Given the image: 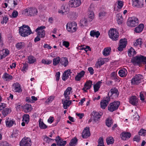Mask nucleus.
Wrapping results in <instances>:
<instances>
[{
    "label": "nucleus",
    "instance_id": "nucleus-53",
    "mask_svg": "<svg viewBox=\"0 0 146 146\" xmlns=\"http://www.w3.org/2000/svg\"><path fill=\"white\" fill-rule=\"evenodd\" d=\"M139 134L140 135L145 136L146 135V130L141 129L139 132Z\"/></svg>",
    "mask_w": 146,
    "mask_h": 146
},
{
    "label": "nucleus",
    "instance_id": "nucleus-22",
    "mask_svg": "<svg viewBox=\"0 0 146 146\" xmlns=\"http://www.w3.org/2000/svg\"><path fill=\"white\" fill-rule=\"evenodd\" d=\"M23 110L25 113L29 112L32 109L31 105L28 104H26L23 106Z\"/></svg>",
    "mask_w": 146,
    "mask_h": 146
},
{
    "label": "nucleus",
    "instance_id": "nucleus-38",
    "mask_svg": "<svg viewBox=\"0 0 146 146\" xmlns=\"http://www.w3.org/2000/svg\"><path fill=\"white\" fill-rule=\"evenodd\" d=\"M60 63L63 65L64 67H66L68 65V60L66 58H63L61 59V61H60Z\"/></svg>",
    "mask_w": 146,
    "mask_h": 146
},
{
    "label": "nucleus",
    "instance_id": "nucleus-50",
    "mask_svg": "<svg viewBox=\"0 0 146 146\" xmlns=\"http://www.w3.org/2000/svg\"><path fill=\"white\" fill-rule=\"evenodd\" d=\"M39 126L41 129H45L47 127V126L43 122L40 121H39Z\"/></svg>",
    "mask_w": 146,
    "mask_h": 146
},
{
    "label": "nucleus",
    "instance_id": "nucleus-1",
    "mask_svg": "<svg viewBox=\"0 0 146 146\" xmlns=\"http://www.w3.org/2000/svg\"><path fill=\"white\" fill-rule=\"evenodd\" d=\"M19 33L21 36L25 37L30 35L32 32L29 26L26 25H23L19 28Z\"/></svg>",
    "mask_w": 146,
    "mask_h": 146
},
{
    "label": "nucleus",
    "instance_id": "nucleus-42",
    "mask_svg": "<svg viewBox=\"0 0 146 146\" xmlns=\"http://www.w3.org/2000/svg\"><path fill=\"white\" fill-rule=\"evenodd\" d=\"M3 78L6 79V81L11 80L13 78V77L6 73H5L3 75Z\"/></svg>",
    "mask_w": 146,
    "mask_h": 146
},
{
    "label": "nucleus",
    "instance_id": "nucleus-15",
    "mask_svg": "<svg viewBox=\"0 0 146 146\" xmlns=\"http://www.w3.org/2000/svg\"><path fill=\"white\" fill-rule=\"evenodd\" d=\"M90 133L89 127H86L83 130L82 133V137L84 139H86L90 136Z\"/></svg>",
    "mask_w": 146,
    "mask_h": 146
},
{
    "label": "nucleus",
    "instance_id": "nucleus-16",
    "mask_svg": "<svg viewBox=\"0 0 146 146\" xmlns=\"http://www.w3.org/2000/svg\"><path fill=\"white\" fill-rule=\"evenodd\" d=\"M111 96L114 95L115 98H117L119 95V92L117 89L116 88H111L110 91L108 94V96H109V95Z\"/></svg>",
    "mask_w": 146,
    "mask_h": 146
},
{
    "label": "nucleus",
    "instance_id": "nucleus-39",
    "mask_svg": "<svg viewBox=\"0 0 146 146\" xmlns=\"http://www.w3.org/2000/svg\"><path fill=\"white\" fill-rule=\"evenodd\" d=\"M60 62V58L59 56L54 58L53 60V64L54 66H56Z\"/></svg>",
    "mask_w": 146,
    "mask_h": 146
},
{
    "label": "nucleus",
    "instance_id": "nucleus-25",
    "mask_svg": "<svg viewBox=\"0 0 146 146\" xmlns=\"http://www.w3.org/2000/svg\"><path fill=\"white\" fill-rule=\"evenodd\" d=\"M127 70L124 68H123L120 70L118 72L119 75L121 77H125L127 74Z\"/></svg>",
    "mask_w": 146,
    "mask_h": 146
},
{
    "label": "nucleus",
    "instance_id": "nucleus-10",
    "mask_svg": "<svg viewBox=\"0 0 146 146\" xmlns=\"http://www.w3.org/2000/svg\"><path fill=\"white\" fill-rule=\"evenodd\" d=\"M110 100V96L104 98L100 102L101 108L102 109H105L108 104Z\"/></svg>",
    "mask_w": 146,
    "mask_h": 146
},
{
    "label": "nucleus",
    "instance_id": "nucleus-12",
    "mask_svg": "<svg viewBox=\"0 0 146 146\" xmlns=\"http://www.w3.org/2000/svg\"><path fill=\"white\" fill-rule=\"evenodd\" d=\"M81 4L80 0H71L69 3V6L71 7H76Z\"/></svg>",
    "mask_w": 146,
    "mask_h": 146
},
{
    "label": "nucleus",
    "instance_id": "nucleus-63",
    "mask_svg": "<svg viewBox=\"0 0 146 146\" xmlns=\"http://www.w3.org/2000/svg\"><path fill=\"white\" fill-rule=\"evenodd\" d=\"M88 70L89 72L90 73L91 75H92L94 73V70L92 67H90L88 68Z\"/></svg>",
    "mask_w": 146,
    "mask_h": 146
},
{
    "label": "nucleus",
    "instance_id": "nucleus-21",
    "mask_svg": "<svg viewBox=\"0 0 146 146\" xmlns=\"http://www.w3.org/2000/svg\"><path fill=\"white\" fill-rule=\"evenodd\" d=\"M72 72L70 69H68L65 71L63 74L62 79L64 81H66L67 79Z\"/></svg>",
    "mask_w": 146,
    "mask_h": 146
},
{
    "label": "nucleus",
    "instance_id": "nucleus-26",
    "mask_svg": "<svg viewBox=\"0 0 146 146\" xmlns=\"http://www.w3.org/2000/svg\"><path fill=\"white\" fill-rule=\"evenodd\" d=\"M9 54V51L8 50L3 49L2 51L0 52V59H1L5 58Z\"/></svg>",
    "mask_w": 146,
    "mask_h": 146
},
{
    "label": "nucleus",
    "instance_id": "nucleus-62",
    "mask_svg": "<svg viewBox=\"0 0 146 146\" xmlns=\"http://www.w3.org/2000/svg\"><path fill=\"white\" fill-rule=\"evenodd\" d=\"M63 45L66 48H68L69 46V43L68 41H63L62 43Z\"/></svg>",
    "mask_w": 146,
    "mask_h": 146
},
{
    "label": "nucleus",
    "instance_id": "nucleus-5",
    "mask_svg": "<svg viewBox=\"0 0 146 146\" xmlns=\"http://www.w3.org/2000/svg\"><path fill=\"white\" fill-rule=\"evenodd\" d=\"M120 103L119 101H114L110 104L108 106V110L112 112L117 110L120 105Z\"/></svg>",
    "mask_w": 146,
    "mask_h": 146
},
{
    "label": "nucleus",
    "instance_id": "nucleus-27",
    "mask_svg": "<svg viewBox=\"0 0 146 146\" xmlns=\"http://www.w3.org/2000/svg\"><path fill=\"white\" fill-rule=\"evenodd\" d=\"M55 141L58 146H64L66 143V141H63L61 139H59V140L56 139Z\"/></svg>",
    "mask_w": 146,
    "mask_h": 146
},
{
    "label": "nucleus",
    "instance_id": "nucleus-46",
    "mask_svg": "<svg viewBox=\"0 0 146 146\" xmlns=\"http://www.w3.org/2000/svg\"><path fill=\"white\" fill-rule=\"evenodd\" d=\"M61 10L60 13H64L65 12H67L68 10L67 6H66V5L62 6L61 7Z\"/></svg>",
    "mask_w": 146,
    "mask_h": 146
},
{
    "label": "nucleus",
    "instance_id": "nucleus-59",
    "mask_svg": "<svg viewBox=\"0 0 146 146\" xmlns=\"http://www.w3.org/2000/svg\"><path fill=\"white\" fill-rule=\"evenodd\" d=\"M140 137L138 135H136L133 139V140L137 142H139L140 141Z\"/></svg>",
    "mask_w": 146,
    "mask_h": 146
},
{
    "label": "nucleus",
    "instance_id": "nucleus-41",
    "mask_svg": "<svg viewBox=\"0 0 146 146\" xmlns=\"http://www.w3.org/2000/svg\"><path fill=\"white\" fill-rule=\"evenodd\" d=\"M29 116L28 114H25L23 117V121H25V123H28L29 121Z\"/></svg>",
    "mask_w": 146,
    "mask_h": 146
},
{
    "label": "nucleus",
    "instance_id": "nucleus-35",
    "mask_svg": "<svg viewBox=\"0 0 146 146\" xmlns=\"http://www.w3.org/2000/svg\"><path fill=\"white\" fill-rule=\"evenodd\" d=\"M102 82L100 81H99L94 85V88L95 92H96L98 90Z\"/></svg>",
    "mask_w": 146,
    "mask_h": 146
},
{
    "label": "nucleus",
    "instance_id": "nucleus-56",
    "mask_svg": "<svg viewBox=\"0 0 146 146\" xmlns=\"http://www.w3.org/2000/svg\"><path fill=\"white\" fill-rule=\"evenodd\" d=\"M9 20V18L7 17H3V20L1 22V23L2 24H3L4 23L6 24Z\"/></svg>",
    "mask_w": 146,
    "mask_h": 146
},
{
    "label": "nucleus",
    "instance_id": "nucleus-33",
    "mask_svg": "<svg viewBox=\"0 0 146 146\" xmlns=\"http://www.w3.org/2000/svg\"><path fill=\"white\" fill-rule=\"evenodd\" d=\"M11 109L9 108H7L4 109L2 112L3 115L5 117L10 113L11 112Z\"/></svg>",
    "mask_w": 146,
    "mask_h": 146
},
{
    "label": "nucleus",
    "instance_id": "nucleus-24",
    "mask_svg": "<svg viewBox=\"0 0 146 146\" xmlns=\"http://www.w3.org/2000/svg\"><path fill=\"white\" fill-rule=\"evenodd\" d=\"M88 20L89 22L92 21L94 17V14L91 8H89L88 11Z\"/></svg>",
    "mask_w": 146,
    "mask_h": 146
},
{
    "label": "nucleus",
    "instance_id": "nucleus-7",
    "mask_svg": "<svg viewBox=\"0 0 146 146\" xmlns=\"http://www.w3.org/2000/svg\"><path fill=\"white\" fill-rule=\"evenodd\" d=\"M143 78V76L140 74L136 75L132 78L131 80L132 84H138Z\"/></svg>",
    "mask_w": 146,
    "mask_h": 146
},
{
    "label": "nucleus",
    "instance_id": "nucleus-20",
    "mask_svg": "<svg viewBox=\"0 0 146 146\" xmlns=\"http://www.w3.org/2000/svg\"><path fill=\"white\" fill-rule=\"evenodd\" d=\"M131 134L128 132H123L120 135L121 139L123 140H125L129 139L131 137Z\"/></svg>",
    "mask_w": 146,
    "mask_h": 146
},
{
    "label": "nucleus",
    "instance_id": "nucleus-3",
    "mask_svg": "<svg viewBox=\"0 0 146 146\" xmlns=\"http://www.w3.org/2000/svg\"><path fill=\"white\" fill-rule=\"evenodd\" d=\"M66 27L68 31L73 33L76 32L77 30V24L75 22H69L67 23Z\"/></svg>",
    "mask_w": 146,
    "mask_h": 146
},
{
    "label": "nucleus",
    "instance_id": "nucleus-47",
    "mask_svg": "<svg viewBox=\"0 0 146 146\" xmlns=\"http://www.w3.org/2000/svg\"><path fill=\"white\" fill-rule=\"evenodd\" d=\"M112 123L113 122L112 119H110L109 118L107 119L106 121V124L108 127H110Z\"/></svg>",
    "mask_w": 146,
    "mask_h": 146
},
{
    "label": "nucleus",
    "instance_id": "nucleus-6",
    "mask_svg": "<svg viewBox=\"0 0 146 146\" xmlns=\"http://www.w3.org/2000/svg\"><path fill=\"white\" fill-rule=\"evenodd\" d=\"M38 13L36 9L34 8H29L26 9L25 10V13L27 15L35 16L37 15Z\"/></svg>",
    "mask_w": 146,
    "mask_h": 146
},
{
    "label": "nucleus",
    "instance_id": "nucleus-8",
    "mask_svg": "<svg viewBox=\"0 0 146 146\" xmlns=\"http://www.w3.org/2000/svg\"><path fill=\"white\" fill-rule=\"evenodd\" d=\"M45 28L44 26H41L37 28L35 30V31L37 32V35L39 36L40 38H42L45 36V34L43 29Z\"/></svg>",
    "mask_w": 146,
    "mask_h": 146
},
{
    "label": "nucleus",
    "instance_id": "nucleus-14",
    "mask_svg": "<svg viewBox=\"0 0 146 146\" xmlns=\"http://www.w3.org/2000/svg\"><path fill=\"white\" fill-rule=\"evenodd\" d=\"M103 113L102 112L99 113L96 111H93L92 113V115L94 117L93 120L95 122H96L98 121L102 115Z\"/></svg>",
    "mask_w": 146,
    "mask_h": 146
},
{
    "label": "nucleus",
    "instance_id": "nucleus-11",
    "mask_svg": "<svg viewBox=\"0 0 146 146\" xmlns=\"http://www.w3.org/2000/svg\"><path fill=\"white\" fill-rule=\"evenodd\" d=\"M127 44V39L125 38L121 39L119 41V43L117 49L118 51H121L125 48Z\"/></svg>",
    "mask_w": 146,
    "mask_h": 146
},
{
    "label": "nucleus",
    "instance_id": "nucleus-45",
    "mask_svg": "<svg viewBox=\"0 0 146 146\" xmlns=\"http://www.w3.org/2000/svg\"><path fill=\"white\" fill-rule=\"evenodd\" d=\"M87 23L86 19L85 18H82L80 21V25L81 26L86 25Z\"/></svg>",
    "mask_w": 146,
    "mask_h": 146
},
{
    "label": "nucleus",
    "instance_id": "nucleus-32",
    "mask_svg": "<svg viewBox=\"0 0 146 146\" xmlns=\"http://www.w3.org/2000/svg\"><path fill=\"white\" fill-rule=\"evenodd\" d=\"M100 35V33L98 31H95L94 30L91 31L90 32V35L91 36L94 37L95 36L98 38Z\"/></svg>",
    "mask_w": 146,
    "mask_h": 146
},
{
    "label": "nucleus",
    "instance_id": "nucleus-48",
    "mask_svg": "<svg viewBox=\"0 0 146 146\" xmlns=\"http://www.w3.org/2000/svg\"><path fill=\"white\" fill-rule=\"evenodd\" d=\"M104 62L102 60H99L96 63L95 66L97 68H98L99 67H100L101 66L104 64Z\"/></svg>",
    "mask_w": 146,
    "mask_h": 146
},
{
    "label": "nucleus",
    "instance_id": "nucleus-23",
    "mask_svg": "<svg viewBox=\"0 0 146 146\" xmlns=\"http://www.w3.org/2000/svg\"><path fill=\"white\" fill-rule=\"evenodd\" d=\"M5 122L6 126L7 127H10L14 124H15V121L13 120H11L9 117L6 118Z\"/></svg>",
    "mask_w": 146,
    "mask_h": 146
},
{
    "label": "nucleus",
    "instance_id": "nucleus-34",
    "mask_svg": "<svg viewBox=\"0 0 146 146\" xmlns=\"http://www.w3.org/2000/svg\"><path fill=\"white\" fill-rule=\"evenodd\" d=\"M92 82L90 80L87 81L85 84L84 87L86 90L90 89L92 87Z\"/></svg>",
    "mask_w": 146,
    "mask_h": 146
},
{
    "label": "nucleus",
    "instance_id": "nucleus-49",
    "mask_svg": "<svg viewBox=\"0 0 146 146\" xmlns=\"http://www.w3.org/2000/svg\"><path fill=\"white\" fill-rule=\"evenodd\" d=\"M41 62L44 64L48 65L52 62V61L47 59H43L42 60Z\"/></svg>",
    "mask_w": 146,
    "mask_h": 146
},
{
    "label": "nucleus",
    "instance_id": "nucleus-58",
    "mask_svg": "<svg viewBox=\"0 0 146 146\" xmlns=\"http://www.w3.org/2000/svg\"><path fill=\"white\" fill-rule=\"evenodd\" d=\"M98 145L104 144V139L102 137H100L98 139Z\"/></svg>",
    "mask_w": 146,
    "mask_h": 146
},
{
    "label": "nucleus",
    "instance_id": "nucleus-36",
    "mask_svg": "<svg viewBox=\"0 0 146 146\" xmlns=\"http://www.w3.org/2000/svg\"><path fill=\"white\" fill-rule=\"evenodd\" d=\"M128 56L130 57L133 56L136 54V52L132 47L128 50Z\"/></svg>",
    "mask_w": 146,
    "mask_h": 146
},
{
    "label": "nucleus",
    "instance_id": "nucleus-18",
    "mask_svg": "<svg viewBox=\"0 0 146 146\" xmlns=\"http://www.w3.org/2000/svg\"><path fill=\"white\" fill-rule=\"evenodd\" d=\"M138 101V99L135 96H132L129 98V103L135 106L137 105Z\"/></svg>",
    "mask_w": 146,
    "mask_h": 146
},
{
    "label": "nucleus",
    "instance_id": "nucleus-28",
    "mask_svg": "<svg viewBox=\"0 0 146 146\" xmlns=\"http://www.w3.org/2000/svg\"><path fill=\"white\" fill-rule=\"evenodd\" d=\"M144 27V25L142 24H141L135 28L134 31L136 33H140L143 31Z\"/></svg>",
    "mask_w": 146,
    "mask_h": 146
},
{
    "label": "nucleus",
    "instance_id": "nucleus-2",
    "mask_svg": "<svg viewBox=\"0 0 146 146\" xmlns=\"http://www.w3.org/2000/svg\"><path fill=\"white\" fill-rule=\"evenodd\" d=\"M108 35L110 38L112 40L116 41L118 39L119 33L115 29L111 28L108 31Z\"/></svg>",
    "mask_w": 146,
    "mask_h": 146
},
{
    "label": "nucleus",
    "instance_id": "nucleus-43",
    "mask_svg": "<svg viewBox=\"0 0 146 146\" xmlns=\"http://www.w3.org/2000/svg\"><path fill=\"white\" fill-rule=\"evenodd\" d=\"M78 140L76 138H74L70 141L69 145L70 146H75L77 143Z\"/></svg>",
    "mask_w": 146,
    "mask_h": 146
},
{
    "label": "nucleus",
    "instance_id": "nucleus-4",
    "mask_svg": "<svg viewBox=\"0 0 146 146\" xmlns=\"http://www.w3.org/2000/svg\"><path fill=\"white\" fill-rule=\"evenodd\" d=\"M127 23L129 27H134L138 24L139 20L137 18L133 17L128 19Z\"/></svg>",
    "mask_w": 146,
    "mask_h": 146
},
{
    "label": "nucleus",
    "instance_id": "nucleus-64",
    "mask_svg": "<svg viewBox=\"0 0 146 146\" xmlns=\"http://www.w3.org/2000/svg\"><path fill=\"white\" fill-rule=\"evenodd\" d=\"M85 73V72L84 71H82L80 72L79 73L77 74L81 78L83 76Z\"/></svg>",
    "mask_w": 146,
    "mask_h": 146
},
{
    "label": "nucleus",
    "instance_id": "nucleus-9",
    "mask_svg": "<svg viewBox=\"0 0 146 146\" xmlns=\"http://www.w3.org/2000/svg\"><path fill=\"white\" fill-rule=\"evenodd\" d=\"M31 139L29 137H24L20 142V146H31Z\"/></svg>",
    "mask_w": 146,
    "mask_h": 146
},
{
    "label": "nucleus",
    "instance_id": "nucleus-54",
    "mask_svg": "<svg viewBox=\"0 0 146 146\" xmlns=\"http://www.w3.org/2000/svg\"><path fill=\"white\" fill-rule=\"evenodd\" d=\"M0 146H11L7 142L5 141H2L0 143Z\"/></svg>",
    "mask_w": 146,
    "mask_h": 146
},
{
    "label": "nucleus",
    "instance_id": "nucleus-13",
    "mask_svg": "<svg viewBox=\"0 0 146 146\" xmlns=\"http://www.w3.org/2000/svg\"><path fill=\"white\" fill-rule=\"evenodd\" d=\"M133 5L138 8H141L143 5V0H132Z\"/></svg>",
    "mask_w": 146,
    "mask_h": 146
},
{
    "label": "nucleus",
    "instance_id": "nucleus-60",
    "mask_svg": "<svg viewBox=\"0 0 146 146\" xmlns=\"http://www.w3.org/2000/svg\"><path fill=\"white\" fill-rule=\"evenodd\" d=\"M117 4L118 7L119 9H121L123 6V3L122 1H118Z\"/></svg>",
    "mask_w": 146,
    "mask_h": 146
},
{
    "label": "nucleus",
    "instance_id": "nucleus-52",
    "mask_svg": "<svg viewBox=\"0 0 146 146\" xmlns=\"http://www.w3.org/2000/svg\"><path fill=\"white\" fill-rule=\"evenodd\" d=\"M142 44V42L141 39L140 38H139L136 40L135 42L134 43L133 45L135 46H137L139 45V46H141Z\"/></svg>",
    "mask_w": 146,
    "mask_h": 146
},
{
    "label": "nucleus",
    "instance_id": "nucleus-40",
    "mask_svg": "<svg viewBox=\"0 0 146 146\" xmlns=\"http://www.w3.org/2000/svg\"><path fill=\"white\" fill-rule=\"evenodd\" d=\"M111 49L110 48H105L103 51V54L105 56H107L110 54Z\"/></svg>",
    "mask_w": 146,
    "mask_h": 146
},
{
    "label": "nucleus",
    "instance_id": "nucleus-55",
    "mask_svg": "<svg viewBox=\"0 0 146 146\" xmlns=\"http://www.w3.org/2000/svg\"><path fill=\"white\" fill-rule=\"evenodd\" d=\"M116 73L115 72H112L110 75L111 78L112 79H117L116 77Z\"/></svg>",
    "mask_w": 146,
    "mask_h": 146
},
{
    "label": "nucleus",
    "instance_id": "nucleus-31",
    "mask_svg": "<svg viewBox=\"0 0 146 146\" xmlns=\"http://www.w3.org/2000/svg\"><path fill=\"white\" fill-rule=\"evenodd\" d=\"M106 141L108 145L113 144L114 142V139L113 137L110 136L106 138Z\"/></svg>",
    "mask_w": 146,
    "mask_h": 146
},
{
    "label": "nucleus",
    "instance_id": "nucleus-44",
    "mask_svg": "<svg viewBox=\"0 0 146 146\" xmlns=\"http://www.w3.org/2000/svg\"><path fill=\"white\" fill-rule=\"evenodd\" d=\"M28 63L30 64H33L35 62L36 59L35 58L32 56H29L28 58Z\"/></svg>",
    "mask_w": 146,
    "mask_h": 146
},
{
    "label": "nucleus",
    "instance_id": "nucleus-61",
    "mask_svg": "<svg viewBox=\"0 0 146 146\" xmlns=\"http://www.w3.org/2000/svg\"><path fill=\"white\" fill-rule=\"evenodd\" d=\"M6 107V105L3 103H0V111L1 110Z\"/></svg>",
    "mask_w": 146,
    "mask_h": 146
},
{
    "label": "nucleus",
    "instance_id": "nucleus-57",
    "mask_svg": "<svg viewBox=\"0 0 146 146\" xmlns=\"http://www.w3.org/2000/svg\"><path fill=\"white\" fill-rule=\"evenodd\" d=\"M18 15V12L16 10H14L12 13L11 14L12 16V17L13 18H16Z\"/></svg>",
    "mask_w": 146,
    "mask_h": 146
},
{
    "label": "nucleus",
    "instance_id": "nucleus-29",
    "mask_svg": "<svg viewBox=\"0 0 146 146\" xmlns=\"http://www.w3.org/2000/svg\"><path fill=\"white\" fill-rule=\"evenodd\" d=\"M72 90V88L68 87L65 90L64 93V95L66 99H69V97L68 96L70 94V92Z\"/></svg>",
    "mask_w": 146,
    "mask_h": 146
},
{
    "label": "nucleus",
    "instance_id": "nucleus-37",
    "mask_svg": "<svg viewBox=\"0 0 146 146\" xmlns=\"http://www.w3.org/2000/svg\"><path fill=\"white\" fill-rule=\"evenodd\" d=\"M116 17L117 18V20L118 24H121L123 20L121 15L120 13L118 14L117 15Z\"/></svg>",
    "mask_w": 146,
    "mask_h": 146
},
{
    "label": "nucleus",
    "instance_id": "nucleus-17",
    "mask_svg": "<svg viewBox=\"0 0 146 146\" xmlns=\"http://www.w3.org/2000/svg\"><path fill=\"white\" fill-rule=\"evenodd\" d=\"M13 91L15 92H21L22 90L21 88L20 84L17 82L14 83L13 85Z\"/></svg>",
    "mask_w": 146,
    "mask_h": 146
},
{
    "label": "nucleus",
    "instance_id": "nucleus-30",
    "mask_svg": "<svg viewBox=\"0 0 146 146\" xmlns=\"http://www.w3.org/2000/svg\"><path fill=\"white\" fill-rule=\"evenodd\" d=\"M25 46V44L23 42H19L17 43L15 45V47L18 50L22 49L24 48Z\"/></svg>",
    "mask_w": 146,
    "mask_h": 146
},
{
    "label": "nucleus",
    "instance_id": "nucleus-51",
    "mask_svg": "<svg viewBox=\"0 0 146 146\" xmlns=\"http://www.w3.org/2000/svg\"><path fill=\"white\" fill-rule=\"evenodd\" d=\"M54 97L53 96H50L45 101V103L46 104L50 103L54 100Z\"/></svg>",
    "mask_w": 146,
    "mask_h": 146
},
{
    "label": "nucleus",
    "instance_id": "nucleus-19",
    "mask_svg": "<svg viewBox=\"0 0 146 146\" xmlns=\"http://www.w3.org/2000/svg\"><path fill=\"white\" fill-rule=\"evenodd\" d=\"M69 99H63L62 102L63 104V107L65 109H67L70 106L72 103V101H69Z\"/></svg>",
    "mask_w": 146,
    "mask_h": 146
}]
</instances>
